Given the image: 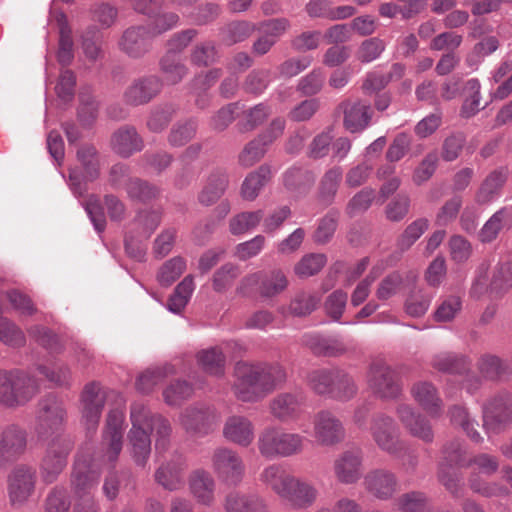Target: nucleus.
Wrapping results in <instances>:
<instances>
[{
    "label": "nucleus",
    "mask_w": 512,
    "mask_h": 512,
    "mask_svg": "<svg viewBox=\"0 0 512 512\" xmlns=\"http://www.w3.org/2000/svg\"><path fill=\"white\" fill-rule=\"evenodd\" d=\"M395 475L385 469H375L364 478L365 489L380 500L390 499L397 490Z\"/></svg>",
    "instance_id": "nucleus-30"
},
{
    "label": "nucleus",
    "mask_w": 512,
    "mask_h": 512,
    "mask_svg": "<svg viewBox=\"0 0 512 512\" xmlns=\"http://www.w3.org/2000/svg\"><path fill=\"white\" fill-rule=\"evenodd\" d=\"M143 147V139L133 126H123L111 137L112 150L124 158L141 151Z\"/></svg>",
    "instance_id": "nucleus-33"
},
{
    "label": "nucleus",
    "mask_w": 512,
    "mask_h": 512,
    "mask_svg": "<svg viewBox=\"0 0 512 512\" xmlns=\"http://www.w3.org/2000/svg\"><path fill=\"white\" fill-rule=\"evenodd\" d=\"M305 397L302 392H284L269 403L270 414L282 423L298 419L303 411Z\"/></svg>",
    "instance_id": "nucleus-18"
},
{
    "label": "nucleus",
    "mask_w": 512,
    "mask_h": 512,
    "mask_svg": "<svg viewBox=\"0 0 512 512\" xmlns=\"http://www.w3.org/2000/svg\"><path fill=\"white\" fill-rule=\"evenodd\" d=\"M304 436L285 431L277 426H267L257 439L258 451L264 458H286L300 454L304 448Z\"/></svg>",
    "instance_id": "nucleus-3"
},
{
    "label": "nucleus",
    "mask_w": 512,
    "mask_h": 512,
    "mask_svg": "<svg viewBox=\"0 0 512 512\" xmlns=\"http://www.w3.org/2000/svg\"><path fill=\"white\" fill-rule=\"evenodd\" d=\"M466 449L459 440H454L443 448V461L439 464L438 478L445 488L456 498L463 495L462 477L453 466L466 467Z\"/></svg>",
    "instance_id": "nucleus-7"
},
{
    "label": "nucleus",
    "mask_w": 512,
    "mask_h": 512,
    "mask_svg": "<svg viewBox=\"0 0 512 512\" xmlns=\"http://www.w3.org/2000/svg\"><path fill=\"white\" fill-rule=\"evenodd\" d=\"M152 421L151 426L146 427L151 434V432L156 430V440H155V449L156 452H165L169 446V439L172 432L171 425L167 419L163 416L153 413L151 411Z\"/></svg>",
    "instance_id": "nucleus-54"
},
{
    "label": "nucleus",
    "mask_w": 512,
    "mask_h": 512,
    "mask_svg": "<svg viewBox=\"0 0 512 512\" xmlns=\"http://www.w3.org/2000/svg\"><path fill=\"white\" fill-rule=\"evenodd\" d=\"M263 216L262 210L241 212L230 219L229 231L235 236L246 234L260 224Z\"/></svg>",
    "instance_id": "nucleus-50"
},
{
    "label": "nucleus",
    "mask_w": 512,
    "mask_h": 512,
    "mask_svg": "<svg viewBox=\"0 0 512 512\" xmlns=\"http://www.w3.org/2000/svg\"><path fill=\"white\" fill-rule=\"evenodd\" d=\"M343 177V170L339 166L328 169L319 184L318 199L325 206L331 205L338 191Z\"/></svg>",
    "instance_id": "nucleus-44"
},
{
    "label": "nucleus",
    "mask_w": 512,
    "mask_h": 512,
    "mask_svg": "<svg viewBox=\"0 0 512 512\" xmlns=\"http://www.w3.org/2000/svg\"><path fill=\"white\" fill-rule=\"evenodd\" d=\"M28 334L38 344L43 346L51 353H59L63 349V345L61 344L59 338L49 329L43 326L35 325L30 327L28 329Z\"/></svg>",
    "instance_id": "nucleus-63"
},
{
    "label": "nucleus",
    "mask_w": 512,
    "mask_h": 512,
    "mask_svg": "<svg viewBox=\"0 0 512 512\" xmlns=\"http://www.w3.org/2000/svg\"><path fill=\"white\" fill-rule=\"evenodd\" d=\"M152 37L154 36L149 27L132 26L123 32L118 45L129 57L140 58L149 51Z\"/></svg>",
    "instance_id": "nucleus-27"
},
{
    "label": "nucleus",
    "mask_w": 512,
    "mask_h": 512,
    "mask_svg": "<svg viewBox=\"0 0 512 512\" xmlns=\"http://www.w3.org/2000/svg\"><path fill=\"white\" fill-rule=\"evenodd\" d=\"M163 88L162 80L156 75L136 78L126 88L123 99L132 106L145 105L160 94Z\"/></svg>",
    "instance_id": "nucleus-17"
},
{
    "label": "nucleus",
    "mask_w": 512,
    "mask_h": 512,
    "mask_svg": "<svg viewBox=\"0 0 512 512\" xmlns=\"http://www.w3.org/2000/svg\"><path fill=\"white\" fill-rule=\"evenodd\" d=\"M366 383L372 394L383 400L396 399L402 391L398 374L383 359H374L369 364Z\"/></svg>",
    "instance_id": "nucleus-5"
},
{
    "label": "nucleus",
    "mask_w": 512,
    "mask_h": 512,
    "mask_svg": "<svg viewBox=\"0 0 512 512\" xmlns=\"http://www.w3.org/2000/svg\"><path fill=\"white\" fill-rule=\"evenodd\" d=\"M326 262L327 258L324 254H307L295 265L294 272L299 278H308L320 272Z\"/></svg>",
    "instance_id": "nucleus-59"
},
{
    "label": "nucleus",
    "mask_w": 512,
    "mask_h": 512,
    "mask_svg": "<svg viewBox=\"0 0 512 512\" xmlns=\"http://www.w3.org/2000/svg\"><path fill=\"white\" fill-rule=\"evenodd\" d=\"M65 417L66 409L60 398L53 394L43 397L38 403L36 432L41 436L57 432Z\"/></svg>",
    "instance_id": "nucleus-15"
},
{
    "label": "nucleus",
    "mask_w": 512,
    "mask_h": 512,
    "mask_svg": "<svg viewBox=\"0 0 512 512\" xmlns=\"http://www.w3.org/2000/svg\"><path fill=\"white\" fill-rule=\"evenodd\" d=\"M100 473L92 466V460L83 454H77L74 462L71 485L78 499L92 496L96 488Z\"/></svg>",
    "instance_id": "nucleus-16"
},
{
    "label": "nucleus",
    "mask_w": 512,
    "mask_h": 512,
    "mask_svg": "<svg viewBox=\"0 0 512 512\" xmlns=\"http://www.w3.org/2000/svg\"><path fill=\"white\" fill-rule=\"evenodd\" d=\"M28 434L16 423L0 425V466H8L19 460L26 452Z\"/></svg>",
    "instance_id": "nucleus-11"
},
{
    "label": "nucleus",
    "mask_w": 512,
    "mask_h": 512,
    "mask_svg": "<svg viewBox=\"0 0 512 512\" xmlns=\"http://www.w3.org/2000/svg\"><path fill=\"white\" fill-rule=\"evenodd\" d=\"M106 402V394L98 382H90L80 397L81 423L88 432H95Z\"/></svg>",
    "instance_id": "nucleus-14"
},
{
    "label": "nucleus",
    "mask_w": 512,
    "mask_h": 512,
    "mask_svg": "<svg viewBox=\"0 0 512 512\" xmlns=\"http://www.w3.org/2000/svg\"><path fill=\"white\" fill-rule=\"evenodd\" d=\"M160 69L167 83L175 85L188 74L185 64L177 60L173 54L166 53L160 60Z\"/></svg>",
    "instance_id": "nucleus-53"
},
{
    "label": "nucleus",
    "mask_w": 512,
    "mask_h": 512,
    "mask_svg": "<svg viewBox=\"0 0 512 512\" xmlns=\"http://www.w3.org/2000/svg\"><path fill=\"white\" fill-rule=\"evenodd\" d=\"M186 261L176 256L167 260L159 269L157 279L162 286L168 287L185 271Z\"/></svg>",
    "instance_id": "nucleus-57"
},
{
    "label": "nucleus",
    "mask_w": 512,
    "mask_h": 512,
    "mask_svg": "<svg viewBox=\"0 0 512 512\" xmlns=\"http://www.w3.org/2000/svg\"><path fill=\"white\" fill-rule=\"evenodd\" d=\"M195 290L194 278L192 275H187L174 289V292L169 297L167 302V309L174 313L180 314L187 306L193 292Z\"/></svg>",
    "instance_id": "nucleus-46"
},
{
    "label": "nucleus",
    "mask_w": 512,
    "mask_h": 512,
    "mask_svg": "<svg viewBox=\"0 0 512 512\" xmlns=\"http://www.w3.org/2000/svg\"><path fill=\"white\" fill-rule=\"evenodd\" d=\"M35 470L27 466L17 467L9 477V499L13 506L23 505L35 489Z\"/></svg>",
    "instance_id": "nucleus-19"
},
{
    "label": "nucleus",
    "mask_w": 512,
    "mask_h": 512,
    "mask_svg": "<svg viewBox=\"0 0 512 512\" xmlns=\"http://www.w3.org/2000/svg\"><path fill=\"white\" fill-rule=\"evenodd\" d=\"M396 414L403 427L411 436L426 443L433 441L434 432L429 420L415 411L411 405L399 404L396 408Z\"/></svg>",
    "instance_id": "nucleus-22"
},
{
    "label": "nucleus",
    "mask_w": 512,
    "mask_h": 512,
    "mask_svg": "<svg viewBox=\"0 0 512 512\" xmlns=\"http://www.w3.org/2000/svg\"><path fill=\"white\" fill-rule=\"evenodd\" d=\"M307 14L312 18H326L329 20H342L353 16L355 8L350 5L333 7L330 0H310L305 7Z\"/></svg>",
    "instance_id": "nucleus-36"
},
{
    "label": "nucleus",
    "mask_w": 512,
    "mask_h": 512,
    "mask_svg": "<svg viewBox=\"0 0 512 512\" xmlns=\"http://www.w3.org/2000/svg\"><path fill=\"white\" fill-rule=\"evenodd\" d=\"M0 342L11 348H20L26 344L23 330L2 314H0Z\"/></svg>",
    "instance_id": "nucleus-52"
},
{
    "label": "nucleus",
    "mask_w": 512,
    "mask_h": 512,
    "mask_svg": "<svg viewBox=\"0 0 512 512\" xmlns=\"http://www.w3.org/2000/svg\"><path fill=\"white\" fill-rule=\"evenodd\" d=\"M285 369L278 364L238 362L234 369V395L243 402H256L286 382Z\"/></svg>",
    "instance_id": "nucleus-1"
},
{
    "label": "nucleus",
    "mask_w": 512,
    "mask_h": 512,
    "mask_svg": "<svg viewBox=\"0 0 512 512\" xmlns=\"http://www.w3.org/2000/svg\"><path fill=\"white\" fill-rule=\"evenodd\" d=\"M189 488L196 500L210 506L215 500L216 483L212 475L204 469H196L189 476Z\"/></svg>",
    "instance_id": "nucleus-34"
},
{
    "label": "nucleus",
    "mask_w": 512,
    "mask_h": 512,
    "mask_svg": "<svg viewBox=\"0 0 512 512\" xmlns=\"http://www.w3.org/2000/svg\"><path fill=\"white\" fill-rule=\"evenodd\" d=\"M431 366L439 372L462 375L470 368V362L462 355L450 352L435 354L430 362Z\"/></svg>",
    "instance_id": "nucleus-38"
},
{
    "label": "nucleus",
    "mask_w": 512,
    "mask_h": 512,
    "mask_svg": "<svg viewBox=\"0 0 512 512\" xmlns=\"http://www.w3.org/2000/svg\"><path fill=\"white\" fill-rule=\"evenodd\" d=\"M318 494L312 482L293 475L281 499L293 508L306 509L316 502Z\"/></svg>",
    "instance_id": "nucleus-28"
},
{
    "label": "nucleus",
    "mask_w": 512,
    "mask_h": 512,
    "mask_svg": "<svg viewBox=\"0 0 512 512\" xmlns=\"http://www.w3.org/2000/svg\"><path fill=\"white\" fill-rule=\"evenodd\" d=\"M211 467L217 478L227 484H240L245 475V464L240 454L227 447H219L211 456Z\"/></svg>",
    "instance_id": "nucleus-9"
},
{
    "label": "nucleus",
    "mask_w": 512,
    "mask_h": 512,
    "mask_svg": "<svg viewBox=\"0 0 512 512\" xmlns=\"http://www.w3.org/2000/svg\"><path fill=\"white\" fill-rule=\"evenodd\" d=\"M370 432L380 450L393 456H399L405 450L399 428L391 416L384 413L376 414L371 420Z\"/></svg>",
    "instance_id": "nucleus-10"
},
{
    "label": "nucleus",
    "mask_w": 512,
    "mask_h": 512,
    "mask_svg": "<svg viewBox=\"0 0 512 512\" xmlns=\"http://www.w3.org/2000/svg\"><path fill=\"white\" fill-rule=\"evenodd\" d=\"M126 193L132 201L146 203L155 199L159 194V189L140 178H130L125 186Z\"/></svg>",
    "instance_id": "nucleus-51"
},
{
    "label": "nucleus",
    "mask_w": 512,
    "mask_h": 512,
    "mask_svg": "<svg viewBox=\"0 0 512 512\" xmlns=\"http://www.w3.org/2000/svg\"><path fill=\"white\" fill-rule=\"evenodd\" d=\"M414 400L431 416L439 417L443 413V401L434 384L419 381L411 388Z\"/></svg>",
    "instance_id": "nucleus-32"
},
{
    "label": "nucleus",
    "mask_w": 512,
    "mask_h": 512,
    "mask_svg": "<svg viewBox=\"0 0 512 512\" xmlns=\"http://www.w3.org/2000/svg\"><path fill=\"white\" fill-rule=\"evenodd\" d=\"M197 123L194 120L178 122L173 125L168 135V142L172 147H182L194 138Z\"/></svg>",
    "instance_id": "nucleus-61"
},
{
    "label": "nucleus",
    "mask_w": 512,
    "mask_h": 512,
    "mask_svg": "<svg viewBox=\"0 0 512 512\" xmlns=\"http://www.w3.org/2000/svg\"><path fill=\"white\" fill-rule=\"evenodd\" d=\"M76 156L83 169V179L75 171H71L69 185L75 195L82 196L86 192L85 182L94 181L100 176L101 157L91 144L81 145Z\"/></svg>",
    "instance_id": "nucleus-12"
},
{
    "label": "nucleus",
    "mask_w": 512,
    "mask_h": 512,
    "mask_svg": "<svg viewBox=\"0 0 512 512\" xmlns=\"http://www.w3.org/2000/svg\"><path fill=\"white\" fill-rule=\"evenodd\" d=\"M124 424L125 413L122 409L109 411L101 437V459L106 464L114 466L121 454Z\"/></svg>",
    "instance_id": "nucleus-8"
},
{
    "label": "nucleus",
    "mask_w": 512,
    "mask_h": 512,
    "mask_svg": "<svg viewBox=\"0 0 512 512\" xmlns=\"http://www.w3.org/2000/svg\"><path fill=\"white\" fill-rule=\"evenodd\" d=\"M333 470L340 483H356L362 477V452L358 449L342 452L334 460Z\"/></svg>",
    "instance_id": "nucleus-26"
},
{
    "label": "nucleus",
    "mask_w": 512,
    "mask_h": 512,
    "mask_svg": "<svg viewBox=\"0 0 512 512\" xmlns=\"http://www.w3.org/2000/svg\"><path fill=\"white\" fill-rule=\"evenodd\" d=\"M72 446L68 438L61 436H57L48 444L40 464V476L45 483H53L62 473Z\"/></svg>",
    "instance_id": "nucleus-13"
},
{
    "label": "nucleus",
    "mask_w": 512,
    "mask_h": 512,
    "mask_svg": "<svg viewBox=\"0 0 512 512\" xmlns=\"http://www.w3.org/2000/svg\"><path fill=\"white\" fill-rule=\"evenodd\" d=\"M358 385L355 377L344 369L334 368V380L330 398L349 401L356 396Z\"/></svg>",
    "instance_id": "nucleus-39"
},
{
    "label": "nucleus",
    "mask_w": 512,
    "mask_h": 512,
    "mask_svg": "<svg viewBox=\"0 0 512 512\" xmlns=\"http://www.w3.org/2000/svg\"><path fill=\"white\" fill-rule=\"evenodd\" d=\"M39 380L25 371L13 369L9 408H16L31 401L39 392Z\"/></svg>",
    "instance_id": "nucleus-24"
},
{
    "label": "nucleus",
    "mask_w": 512,
    "mask_h": 512,
    "mask_svg": "<svg viewBox=\"0 0 512 512\" xmlns=\"http://www.w3.org/2000/svg\"><path fill=\"white\" fill-rule=\"evenodd\" d=\"M239 267L232 263H226L219 267L213 274L212 287L215 292H226L239 276Z\"/></svg>",
    "instance_id": "nucleus-58"
},
{
    "label": "nucleus",
    "mask_w": 512,
    "mask_h": 512,
    "mask_svg": "<svg viewBox=\"0 0 512 512\" xmlns=\"http://www.w3.org/2000/svg\"><path fill=\"white\" fill-rule=\"evenodd\" d=\"M261 272V284L259 294L262 297L271 298L282 293L288 287V278L281 269H272Z\"/></svg>",
    "instance_id": "nucleus-45"
},
{
    "label": "nucleus",
    "mask_w": 512,
    "mask_h": 512,
    "mask_svg": "<svg viewBox=\"0 0 512 512\" xmlns=\"http://www.w3.org/2000/svg\"><path fill=\"white\" fill-rule=\"evenodd\" d=\"M218 416L214 408L198 404L187 408L180 416L184 429L193 434H207L217 422Z\"/></svg>",
    "instance_id": "nucleus-20"
},
{
    "label": "nucleus",
    "mask_w": 512,
    "mask_h": 512,
    "mask_svg": "<svg viewBox=\"0 0 512 512\" xmlns=\"http://www.w3.org/2000/svg\"><path fill=\"white\" fill-rule=\"evenodd\" d=\"M334 380L333 369H318L309 373L307 377L308 386L319 395H331V388Z\"/></svg>",
    "instance_id": "nucleus-60"
},
{
    "label": "nucleus",
    "mask_w": 512,
    "mask_h": 512,
    "mask_svg": "<svg viewBox=\"0 0 512 512\" xmlns=\"http://www.w3.org/2000/svg\"><path fill=\"white\" fill-rule=\"evenodd\" d=\"M512 287V262L500 263L493 273L490 290L495 294L507 292Z\"/></svg>",
    "instance_id": "nucleus-64"
},
{
    "label": "nucleus",
    "mask_w": 512,
    "mask_h": 512,
    "mask_svg": "<svg viewBox=\"0 0 512 512\" xmlns=\"http://www.w3.org/2000/svg\"><path fill=\"white\" fill-rule=\"evenodd\" d=\"M270 178L271 169L268 165H262L256 171L249 173L241 186L243 199L253 201Z\"/></svg>",
    "instance_id": "nucleus-43"
},
{
    "label": "nucleus",
    "mask_w": 512,
    "mask_h": 512,
    "mask_svg": "<svg viewBox=\"0 0 512 512\" xmlns=\"http://www.w3.org/2000/svg\"><path fill=\"white\" fill-rule=\"evenodd\" d=\"M481 84L477 78H471L465 83V91L468 93L462 108L461 115L470 118L480 111Z\"/></svg>",
    "instance_id": "nucleus-56"
},
{
    "label": "nucleus",
    "mask_w": 512,
    "mask_h": 512,
    "mask_svg": "<svg viewBox=\"0 0 512 512\" xmlns=\"http://www.w3.org/2000/svg\"><path fill=\"white\" fill-rule=\"evenodd\" d=\"M223 436L236 445L248 447L255 437L254 424L245 416H230L223 427Z\"/></svg>",
    "instance_id": "nucleus-31"
},
{
    "label": "nucleus",
    "mask_w": 512,
    "mask_h": 512,
    "mask_svg": "<svg viewBox=\"0 0 512 512\" xmlns=\"http://www.w3.org/2000/svg\"><path fill=\"white\" fill-rule=\"evenodd\" d=\"M433 296L422 288L412 290L404 302L405 313L413 318H421L428 311Z\"/></svg>",
    "instance_id": "nucleus-48"
},
{
    "label": "nucleus",
    "mask_w": 512,
    "mask_h": 512,
    "mask_svg": "<svg viewBox=\"0 0 512 512\" xmlns=\"http://www.w3.org/2000/svg\"><path fill=\"white\" fill-rule=\"evenodd\" d=\"M162 219L160 210L145 209L137 213L132 225L137 230L139 239H148L157 229Z\"/></svg>",
    "instance_id": "nucleus-47"
},
{
    "label": "nucleus",
    "mask_w": 512,
    "mask_h": 512,
    "mask_svg": "<svg viewBox=\"0 0 512 512\" xmlns=\"http://www.w3.org/2000/svg\"><path fill=\"white\" fill-rule=\"evenodd\" d=\"M187 468L182 454L174 453L169 461L162 463L155 471L154 479L158 485L168 491H177L184 485Z\"/></svg>",
    "instance_id": "nucleus-21"
},
{
    "label": "nucleus",
    "mask_w": 512,
    "mask_h": 512,
    "mask_svg": "<svg viewBox=\"0 0 512 512\" xmlns=\"http://www.w3.org/2000/svg\"><path fill=\"white\" fill-rule=\"evenodd\" d=\"M509 216L508 207L497 210L483 225L479 238L483 243L494 241L504 226L505 219Z\"/></svg>",
    "instance_id": "nucleus-55"
},
{
    "label": "nucleus",
    "mask_w": 512,
    "mask_h": 512,
    "mask_svg": "<svg viewBox=\"0 0 512 512\" xmlns=\"http://www.w3.org/2000/svg\"><path fill=\"white\" fill-rule=\"evenodd\" d=\"M507 167H497L490 171L481 182L476 194L475 201L478 204H490L497 200L508 179Z\"/></svg>",
    "instance_id": "nucleus-29"
},
{
    "label": "nucleus",
    "mask_w": 512,
    "mask_h": 512,
    "mask_svg": "<svg viewBox=\"0 0 512 512\" xmlns=\"http://www.w3.org/2000/svg\"><path fill=\"white\" fill-rule=\"evenodd\" d=\"M227 186L228 176L225 172H212L207 178L205 186L199 193V202L205 206L214 204L224 194Z\"/></svg>",
    "instance_id": "nucleus-41"
},
{
    "label": "nucleus",
    "mask_w": 512,
    "mask_h": 512,
    "mask_svg": "<svg viewBox=\"0 0 512 512\" xmlns=\"http://www.w3.org/2000/svg\"><path fill=\"white\" fill-rule=\"evenodd\" d=\"M293 475L279 464L266 466L259 474L260 482L276 495L282 498L287 486L290 484Z\"/></svg>",
    "instance_id": "nucleus-37"
},
{
    "label": "nucleus",
    "mask_w": 512,
    "mask_h": 512,
    "mask_svg": "<svg viewBox=\"0 0 512 512\" xmlns=\"http://www.w3.org/2000/svg\"><path fill=\"white\" fill-rule=\"evenodd\" d=\"M202 369L213 376H222L225 370V356L218 347L202 350L197 354Z\"/></svg>",
    "instance_id": "nucleus-49"
},
{
    "label": "nucleus",
    "mask_w": 512,
    "mask_h": 512,
    "mask_svg": "<svg viewBox=\"0 0 512 512\" xmlns=\"http://www.w3.org/2000/svg\"><path fill=\"white\" fill-rule=\"evenodd\" d=\"M343 113V126L350 133L364 131L371 122L372 110L368 103L361 100H347L339 105Z\"/></svg>",
    "instance_id": "nucleus-25"
},
{
    "label": "nucleus",
    "mask_w": 512,
    "mask_h": 512,
    "mask_svg": "<svg viewBox=\"0 0 512 512\" xmlns=\"http://www.w3.org/2000/svg\"><path fill=\"white\" fill-rule=\"evenodd\" d=\"M152 421L151 410L143 403H133L130 408L131 428L128 431V451L137 466L144 467L151 454V435L146 427Z\"/></svg>",
    "instance_id": "nucleus-2"
},
{
    "label": "nucleus",
    "mask_w": 512,
    "mask_h": 512,
    "mask_svg": "<svg viewBox=\"0 0 512 512\" xmlns=\"http://www.w3.org/2000/svg\"><path fill=\"white\" fill-rule=\"evenodd\" d=\"M56 22L59 28V49L57 59L61 65L67 66L74 58L71 29L68 25L66 15L62 12L56 14Z\"/></svg>",
    "instance_id": "nucleus-42"
},
{
    "label": "nucleus",
    "mask_w": 512,
    "mask_h": 512,
    "mask_svg": "<svg viewBox=\"0 0 512 512\" xmlns=\"http://www.w3.org/2000/svg\"><path fill=\"white\" fill-rule=\"evenodd\" d=\"M224 508L226 512H268L265 502L258 495L239 491L226 496Z\"/></svg>",
    "instance_id": "nucleus-35"
},
{
    "label": "nucleus",
    "mask_w": 512,
    "mask_h": 512,
    "mask_svg": "<svg viewBox=\"0 0 512 512\" xmlns=\"http://www.w3.org/2000/svg\"><path fill=\"white\" fill-rule=\"evenodd\" d=\"M481 409L483 428L488 435L505 431L512 424V393L501 391L492 395Z\"/></svg>",
    "instance_id": "nucleus-6"
},
{
    "label": "nucleus",
    "mask_w": 512,
    "mask_h": 512,
    "mask_svg": "<svg viewBox=\"0 0 512 512\" xmlns=\"http://www.w3.org/2000/svg\"><path fill=\"white\" fill-rule=\"evenodd\" d=\"M450 421L453 425L459 426L474 443H482L483 437L478 432V422L472 417L464 406L453 405L448 410Z\"/></svg>",
    "instance_id": "nucleus-40"
},
{
    "label": "nucleus",
    "mask_w": 512,
    "mask_h": 512,
    "mask_svg": "<svg viewBox=\"0 0 512 512\" xmlns=\"http://www.w3.org/2000/svg\"><path fill=\"white\" fill-rule=\"evenodd\" d=\"M313 423L315 438L322 445H335L345 437V430L341 421L330 411L318 412Z\"/></svg>",
    "instance_id": "nucleus-23"
},
{
    "label": "nucleus",
    "mask_w": 512,
    "mask_h": 512,
    "mask_svg": "<svg viewBox=\"0 0 512 512\" xmlns=\"http://www.w3.org/2000/svg\"><path fill=\"white\" fill-rule=\"evenodd\" d=\"M37 370L49 382L57 387H69L72 382V372L68 365L58 364L53 367L39 365Z\"/></svg>",
    "instance_id": "nucleus-62"
},
{
    "label": "nucleus",
    "mask_w": 512,
    "mask_h": 512,
    "mask_svg": "<svg viewBox=\"0 0 512 512\" xmlns=\"http://www.w3.org/2000/svg\"><path fill=\"white\" fill-rule=\"evenodd\" d=\"M467 468L472 469L468 479L470 489L483 497H506L509 489L497 482H487L480 475L490 477L499 469L497 457L488 453H478L467 460Z\"/></svg>",
    "instance_id": "nucleus-4"
}]
</instances>
